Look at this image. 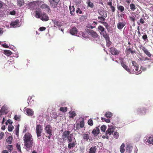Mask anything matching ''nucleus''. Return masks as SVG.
Returning <instances> with one entry per match:
<instances>
[{
    "instance_id": "29",
    "label": "nucleus",
    "mask_w": 153,
    "mask_h": 153,
    "mask_svg": "<svg viewBox=\"0 0 153 153\" xmlns=\"http://www.w3.org/2000/svg\"><path fill=\"white\" fill-rule=\"evenodd\" d=\"M13 137L11 136H9L6 139V142L9 144H10L12 143Z\"/></svg>"
},
{
    "instance_id": "3",
    "label": "nucleus",
    "mask_w": 153,
    "mask_h": 153,
    "mask_svg": "<svg viewBox=\"0 0 153 153\" xmlns=\"http://www.w3.org/2000/svg\"><path fill=\"white\" fill-rule=\"evenodd\" d=\"M70 132L69 131H65L62 133V138L63 140L65 141L67 140L68 143L71 142L73 140L72 134H70Z\"/></svg>"
},
{
    "instance_id": "63",
    "label": "nucleus",
    "mask_w": 153,
    "mask_h": 153,
    "mask_svg": "<svg viewBox=\"0 0 153 153\" xmlns=\"http://www.w3.org/2000/svg\"><path fill=\"white\" fill-rule=\"evenodd\" d=\"M4 134L3 132L0 133V140H1L3 137Z\"/></svg>"
},
{
    "instance_id": "10",
    "label": "nucleus",
    "mask_w": 153,
    "mask_h": 153,
    "mask_svg": "<svg viewBox=\"0 0 153 153\" xmlns=\"http://www.w3.org/2000/svg\"><path fill=\"white\" fill-rule=\"evenodd\" d=\"M24 111L26 112L27 114L29 116H32L34 114V112L30 108H25Z\"/></svg>"
},
{
    "instance_id": "8",
    "label": "nucleus",
    "mask_w": 153,
    "mask_h": 153,
    "mask_svg": "<svg viewBox=\"0 0 153 153\" xmlns=\"http://www.w3.org/2000/svg\"><path fill=\"white\" fill-rule=\"evenodd\" d=\"M132 64L133 66L134 67V69L136 71H137V74H140L142 72V71H141V70L138 71V65L136 62L134 61H132Z\"/></svg>"
},
{
    "instance_id": "59",
    "label": "nucleus",
    "mask_w": 153,
    "mask_h": 153,
    "mask_svg": "<svg viewBox=\"0 0 153 153\" xmlns=\"http://www.w3.org/2000/svg\"><path fill=\"white\" fill-rule=\"evenodd\" d=\"M103 25H104V26L106 27V28H108V24L105 22H103L102 23Z\"/></svg>"
},
{
    "instance_id": "27",
    "label": "nucleus",
    "mask_w": 153,
    "mask_h": 153,
    "mask_svg": "<svg viewBox=\"0 0 153 153\" xmlns=\"http://www.w3.org/2000/svg\"><path fill=\"white\" fill-rule=\"evenodd\" d=\"M17 5L20 7H22L24 5L25 3V1L24 0H16Z\"/></svg>"
},
{
    "instance_id": "57",
    "label": "nucleus",
    "mask_w": 153,
    "mask_h": 153,
    "mask_svg": "<svg viewBox=\"0 0 153 153\" xmlns=\"http://www.w3.org/2000/svg\"><path fill=\"white\" fill-rule=\"evenodd\" d=\"M16 11L14 10L11 11L9 13V14L12 15H14L16 14Z\"/></svg>"
},
{
    "instance_id": "54",
    "label": "nucleus",
    "mask_w": 153,
    "mask_h": 153,
    "mask_svg": "<svg viewBox=\"0 0 153 153\" xmlns=\"http://www.w3.org/2000/svg\"><path fill=\"white\" fill-rule=\"evenodd\" d=\"M51 117L52 118L56 119L57 117L56 114V113H52L51 114Z\"/></svg>"
},
{
    "instance_id": "13",
    "label": "nucleus",
    "mask_w": 153,
    "mask_h": 153,
    "mask_svg": "<svg viewBox=\"0 0 153 153\" xmlns=\"http://www.w3.org/2000/svg\"><path fill=\"white\" fill-rule=\"evenodd\" d=\"M146 109L145 108H138L137 110V114H146Z\"/></svg>"
},
{
    "instance_id": "58",
    "label": "nucleus",
    "mask_w": 153,
    "mask_h": 153,
    "mask_svg": "<svg viewBox=\"0 0 153 153\" xmlns=\"http://www.w3.org/2000/svg\"><path fill=\"white\" fill-rule=\"evenodd\" d=\"M76 12L77 13H79L80 14H81L82 13V11L79 8H78L77 9V10H76Z\"/></svg>"
},
{
    "instance_id": "39",
    "label": "nucleus",
    "mask_w": 153,
    "mask_h": 153,
    "mask_svg": "<svg viewBox=\"0 0 153 153\" xmlns=\"http://www.w3.org/2000/svg\"><path fill=\"white\" fill-rule=\"evenodd\" d=\"M101 16H103L104 17H107V13L105 11L103 10L100 12L99 13Z\"/></svg>"
},
{
    "instance_id": "55",
    "label": "nucleus",
    "mask_w": 153,
    "mask_h": 153,
    "mask_svg": "<svg viewBox=\"0 0 153 153\" xmlns=\"http://www.w3.org/2000/svg\"><path fill=\"white\" fill-rule=\"evenodd\" d=\"M88 124L90 126H92L93 124V120L91 119L89 120L88 121Z\"/></svg>"
},
{
    "instance_id": "1",
    "label": "nucleus",
    "mask_w": 153,
    "mask_h": 153,
    "mask_svg": "<svg viewBox=\"0 0 153 153\" xmlns=\"http://www.w3.org/2000/svg\"><path fill=\"white\" fill-rule=\"evenodd\" d=\"M23 138L25 146L28 149H31L34 143L32 135L30 133H27L24 135Z\"/></svg>"
},
{
    "instance_id": "7",
    "label": "nucleus",
    "mask_w": 153,
    "mask_h": 153,
    "mask_svg": "<svg viewBox=\"0 0 153 153\" xmlns=\"http://www.w3.org/2000/svg\"><path fill=\"white\" fill-rule=\"evenodd\" d=\"M60 0H49L50 6L53 8H56L57 7V5Z\"/></svg>"
},
{
    "instance_id": "45",
    "label": "nucleus",
    "mask_w": 153,
    "mask_h": 153,
    "mask_svg": "<svg viewBox=\"0 0 153 153\" xmlns=\"http://www.w3.org/2000/svg\"><path fill=\"white\" fill-rule=\"evenodd\" d=\"M16 146L19 152H20V153H21L22 151L21 149L20 145L18 143H16Z\"/></svg>"
},
{
    "instance_id": "36",
    "label": "nucleus",
    "mask_w": 153,
    "mask_h": 153,
    "mask_svg": "<svg viewBox=\"0 0 153 153\" xmlns=\"http://www.w3.org/2000/svg\"><path fill=\"white\" fill-rule=\"evenodd\" d=\"M4 53L7 56H10L12 54V52L8 50H4Z\"/></svg>"
},
{
    "instance_id": "9",
    "label": "nucleus",
    "mask_w": 153,
    "mask_h": 153,
    "mask_svg": "<svg viewBox=\"0 0 153 153\" xmlns=\"http://www.w3.org/2000/svg\"><path fill=\"white\" fill-rule=\"evenodd\" d=\"M110 52L113 55H118L119 54L120 51L117 50L114 48L111 47L110 49Z\"/></svg>"
},
{
    "instance_id": "11",
    "label": "nucleus",
    "mask_w": 153,
    "mask_h": 153,
    "mask_svg": "<svg viewBox=\"0 0 153 153\" xmlns=\"http://www.w3.org/2000/svg\"><path fill=\"white\" fill-rule=\"evenodd\" d=\"M7 110V106L4 105L2 107L0 111V115L1 116L4 113L6 114Z\"/></svg>"
},
{
    "instance_id": "52",
    "label": "nucleus",
    "mask_w": 153,
    "mask_h": 153,
    "mask_svg": "<svg viewBox=\"0 0 153 153\" xmlns=\"http://www.w3.org/2000/svg\"><path fill=\"white\" fill-rule=\"evenodd\" d=\"M106 128V127L105 125H102L100 128L101 130L103 132H105Z\"/></svg>"
},
{
    "instance_id": "62",
    "label": "nucleus",
    "mask_w": 153,
    "mask_h": 153,
    "mask_svg": "<svg viewBox=\"0 0 153 153\" xmlns=\"http://www.w3.org/2000/svg\"><path fill=\"white\" fill-rule=\"evenodd\" d=\"M46 28L45 27H42L39 28V30L40 31H43L46 29Z\"/></svg>"
},
{
    "instance_id": "44",
    "label": "nucleus",
    "mask_w": 153,
    "mask_h": 153,
    "mask_svg": "<svg viewBox=\"0 0 153 153\" xmlns=\"http://www.w3.org/2000/svg\"><path fill=\"white\" fill-rule=\"evenodd\" d=\"M59 110L63 112H65L67 111V108L66 107H61L60 108Z\"/></svg>"
},
{
    "instance_id": "6",
    "label": "nucleus",
    "mask_w": 153,
    "mask_h": 153,
    "mask_svg": "<svg viewBox=\"0 0 153 153\" xmlns=\"http://www.w3.org/2000/svg\"><path fill=\"white\" fill-rule=\"evenodd\" d=\"M45 132L49 135L48 137V138L50 139L52 135V128L51 127L50 125H47L45 128Z\"/></svg>"
},
{
    "instance_id": "16",
    "label": "nucleus",
    "mask_w": 153,
    "mask_h": 153,
    "mask_svg": "<svg viewBox=\"0 0 153 153\" xmlns=\"http://www.w3.org/2000/svg\"><path fill=\"white\" fill-rule=\"evenodd\" d=\"M133 48H131L129 47L127 48L126 50V52L128 54H130L131 53V54H133L134 53H135V51L134 50Z\"/></svg>"
},
{
    "instance_id": "5",
    "label": "nucleus",
    "mask_w": 153,
    "mask_h": 153,
    "mask_svg": "<svg viewBox=\"0 0 153 153\" xmlns=\"http://www.w3.org/2000/svg\"><path fill=\"white\" fill-rule=\"evenodd\" d=\"M36 130L37 135L39 139H40L39 137L41 136V134L42 132L43 129H42V126L40 125H38L36 126Z\"/></svg>"
},
{
    "instance_id": "2",
    "label": "nucleus",
    "mask_w": 153,
    "mask_h": 153,
    "mask_svg": "<svg viewBox=\"0 0 153 153\" xmlns=\"http://www.w3.org/2000/svg\"><path fill=\"white\" fill-rule=\"evenodd\" d=\"M80 36V37L87 38H88L89 37V36H91L92 37L94 38H97L98 37V35L96 32L93 31V30L90 29H87L86 33H85L82 32H80L79 33Z\"/></svg>"
},
{
    "instance_id": "41",
    "label": "nucleus",
    "mask_w": 153,
    "mask_h": 153,
    "mask_svg": "<svg viewBox=\"0 0 153 153\" xmlns=\"http://www.w3.org/2000/svg\"><path fill=\"white\" fill-rule=\"evenodd\" d=\"M87 4L88 6L91 8H92L94 7V5L92 2H91L90 0H88Z\"/></svg>"
},
{
    "instance_id": "34",
    "label": "nucleus",
    "mask_w": 153,
    "mask_h": 153,
    "mask_svg": "<svg viewBox=\"0 0 153 153\" xmlns=\"http://www.w3.org/2000/svg\"><path fill=\"white\" fill-rule=\"evenodd\" d=\"M6 148L9 151L11 152L13 150V148L12 145H8L7 146H6Z\"/></svg>"
},
{
    "instance_id": "53",
    "label": "nucleus",
    "mask_w": 153,
    "mask_h": 153,
    "mask_svg": "<svg viewBox=\"0 0 153 153\" xmlns=\"http://www.w3.org/2000/svg\"><path fill=\"white\" fill-rule=\"evenodd\" d=\"M119 136V134L117 132H115L114 134V137L116 139H117Z\"/></svg>"
},
{
    "instance_id": "20",
    "label": "nucleus",
    "mask_w": 153,
    "mask_h": 153,
    "mask_svg": "<svg viewBox=\"0 0 153 153\" xmlns=\"http://www.w3.org/2000/svg\"><path fill=\"white\" fill-rule=\"evenodd\" d=\"M70 33L72 35H75L77 32V29L76 27H74L70 29Z\"/></svg>"
},
{
    "instance_id": "49",
    "label": "nucleus",
    "mask_w": 153,
    "mask_h": 153,
    "mask_svg": "<svg viewBox=\"0 0 153 153\" xmlns=\"http://www.w3.org/2000/svg\"><path fill=\"white\" fill-rule=\"evenodd\" d=\"M106 45L108 47H109L111 44V42L109 40V39H106Z\"/></svg>"
},
{
    "instance_id": "51",
    "label": "nucleus",
    "mask_w": 153,
    "mask_h": 153,
    "mask_svg": "<svg viewBox=\"0 0 153 153\" xmlns=\"http://www.w3.org/2000/svg\"><path fill=\"white\" fill-rule=\"evenodd\" d=\"M98 29L101 32H102L105 30L104 28L101 25L99 26L98 27Z\"/></svg>"
},
{
    "instance_id": "56",
    "label": "nucleus",
    "mask_w": 153,
    "mask_h": 153,
    "mask_svg": "<svg viewBox=\"0 0 153 153\" xmlns=\"http://www.w3.org/2000/svg\"><path fill=\"white\" fill-rule=\"evenodd\" d=\"M129 19L131 21H132L133 22H134L135 21V18L134 16H131L129 17Z\"/></svg>"
},
{
    "instance_id": "15",
    "label": "nucleus",
    "mask_w": 153,
    "mask_h": 153,
    "mask_svg": "<svg viewBox=\"0 0 153 153\" xmlns=\"http://www.w3.org/2000/svg\"><path fill=\"white\" fill-rule=\"evenodd\" d=\"M85 123L84 121V120L81 121L79 123V125L78 123H77L76 124V129L78 130L79 129V127L81 128H83L84 127Z\"/></svg>"
},
{
    "instance_id": "30",
    "label": "nucleus",
    "mask_w": 153,
    "mask_h": 153,
    "mask_svg": "<svg viewBox=\"0 0 153 153\" xmlns=\"http://www.w3.org/2000/svg\"><path fill=\"white\" fill-rule=\"evenodd\" d=\"M113 115V114L111 112L109 111H107L106 112L105 116L107 118H109L111 117Z\"/></svg>"
},
{
    "instance_id": "24",
    "label": "nucleus",
    "mask_w": 153,
    "mask_h": 153,
    "mask_svg": "<svg viewBox=\"0 0 153 153\" xmlns=\"http://www.w3.org/2000/svg\"><path fill=\"white\" fill-rule=\"evenodd\" d=\"M125 25V24L123 22H119L117 24V28L121 30Z\"/></svg>"
},
{
    "instance_id": "12",
    "label": "nucleus",
    "mask_w": 153,
    "mask_h": 153,
    "mask_svg": "<svg viewBox=\"0 0 153 153\" xmlns=\"http://www.w3.org/2000/svg\"><path fill=\"white\" fill-rule=\"evenodd\" d=\"M121 65L125 70L131 73L130 70L129 68L125 64L124 62L121 61Z\"/></svg>"
},
{
    "instance_id": "19",
    "label": "nucleus",
    "mask_w": 153,
    "mask_h": 153,
    "mask_svg": "<svg viewBox=\"0 0 153 153\" xmlns=\"http://www.w3.org/2000/svg\"><path fill=\"white\" fill-rule=\"evenodd\" d=\"M76 141L75 140L74 141H73L72 142L68 143H69L68 145V147L69 149H71L72 148H73L76 145Z\"/></svg>"
},
{
    "instance_id": "42",
    "label": "nucleus",
    "mask_w": 153,
    "mask_h": 153,
    "mask_svg": "<svg viewBox=\"0 0 153 153\" xmlns=\"http://www.w3.org/2000/svg\"><path fill=\"white\" fill-rule=\"evenodd\" d=\"M14 128V126L12 124H9L8 127V130L9 132L12 131Z\"/></svg>"
},
{
    "instance_id": "14",
    "label": "nucleus",
    "mask_w": 153,
    "mask_h": 153,
    "mask_svg": "<svg viewBox=\"0 0 153 153\" xmlns=\"http://www.w3.org/2000/svg\"><path fill=\"white\" fill-rule=\"evenodd\" d=\"M40 8L42 9H45L48 12H50L51 11L49 6L46 4H42L40 6Z\"/></svg>"
},
{
    "instance_id": "61",
    "label": "nucleus",
    "mask_w": 153,
    "mask_h": 153,
    "mask_svg": "<svg viewBox=\"0 0 153 153\" xmlns=\"http://www.w3.org/2000/svg\"><path fill=\"white\" fill-rule=\"evenodd\" d=\"M110 8H111V11L112 13L114 12H115V7L114 6H111L110 7Z\"/></svg>"
},
{
    "instance_id": "18",
    "label": "nucleus",
    "mask_w": 153,
    "mask_h": 153,
    "mask_svg": "<svg viewBox=\"0 0 153 153\" xmlns=\"http://www.w3.org/2000/svg\"><path fill=\"white\" fill-rule=\"evenodd\" d=\"M100 133L99 127H96L93 130L92 133L95 136H97Z\"/></svg>"
},
{
    "instance_id": "4",
    "label": "nucleus",
    "mask_w": 153,
    "mask_h": 153,
    "mask_svg": "<svg viewBox=\"0 0 153 153\" xmlns=\"http://www.w3.org/2000/svg\"><path fill=\"white\" fill-rule=\"evenodd\" d=\"M41 12L36 11L35 12V17L37 18H40L43 21H47L49 20V17L48 14L44 12L40 14Z\"/></svg>"
},
{
    "instance_id": "28",
    "label": "nucleus",
    "mask_w": 153,
    "mask_h": 153,
    "mask_svg": "<svg viewBox=\"0 0 153 153\" xmlns=\"http://www.w3.org/2000/svg\"><path fill=\"white\" fill-rule=\"evenodd\" d=\"M100 34L105 38H109L108 35L106 31L105 30L101 32Z\"/></svg>"
},
{
    "instance_id": "32",
    "label": "nucleus",
    "mask_w": 153,
    "mask_h": 153,
    "mask_svg": "<svg viewBox=\"0 0 153 153\" xmlns=\"http://www.w3.org/2000/svg\"><path fill=\"white\" fill-rule=\"evenodd\" d=\"M117 7L118 10L121 12H123L125 10L124 7L122 5H119L117 4Z\"/></svg>"
},
{
    "instance_id": "47",
    "label": "nucleus",
    "mask_w": 153,
    "mask_h": 153,
    "mask_svg": "<svg viewBox=\"0 0 153 153\" xmlns=\"http://www.w3.org/2000/svg\"><path fill=\"white\" fill-rule=\"evenodd\" d=\"M19 125H18L16 127L15 129V133L16 135L18 136L19 135Z\"/></svg>"
},
{
    "instance_id": "33",
    "label": "nucleus",
    "mask_w": 153,
    "mask_h": 153,
    "mask_svg": "<svg viewBox=\"0 0 153 153\" xmlns=\"http://www.w3.org/2000/svg\"><path fill=\"white\" fill-rule=\"evenodd\" d=\"M33 100L32 99L31 97H29L27 99V102L28 104L29 105H32V102H33Z\"/></svg>"
},
{
    "instance_id": "37",
    "label": "nucleus",
    "mask_w": 153,
    "mask_h": 153,
    "mask_svg": "<svg viewBox=\"0 0 153 153\" xmlns=\"http://www.w3.org/2000/svg\"><path fill=\"white\" fill-rule=\"evenodd\" d=\"M53 22L54 23V25L56 26L60 27L62 25L61 24L60 22L55 20H54L53 21Z\"/></svg>"
},
{
    "instance_id": "46",
    "label": "nucleus",
    "mask_w": 153,
    "mask_h": 153,
    "mask_svg": "<svg viewBox=\"0 0 153 153\" xmlns=\"http://www.w3.org/2000/svg\"><path fill=\"white\" fill-rule=\"evenodd\" d=\"M21 116L20 115H15L14 117V119L16 120L19 121L20 120Z\"/></svg>"
},
{
    "instance_id": "31",
    "label": "nucleus",
    "mask_w": 153,
    "mask_h": 153,
    "mask_svg": "<svg viewBox=\"0 0 153 153\" xmlns=\"http://www.w3.org/2000/svg\"><path fill=\"white\" fill-rule=\"evenodd\" d=\"M97 150V148L96 146H92L91 147L89 151V153H95Z\"/></svg>"
},
{
    "instance_id": "64",
    "label": "nucleus",
    "mask_w": 153,
    "mask_h": 153,
    "mask_svg": "<svg viewBox=\"0 0 153 153\" xmlns=\"http://www.w3.org/2000/svg\"><path fill=\"white\" fill-rule=\"evenodd\" d=\"M140 22L141 24H143L145 23V21L143 19L141 18L140 19Z\"/></svg>"
},
{
    "instance_id": "35",
    "label": "nucleus",
    "mask_w": 153,
    "mask_h": 153,
    "mask_svg": "<svg viewBox=\"0 0 153 153\" xmlns=\"http://www.w3.org/2000/svg\"><path fill=\"white\" fill-rule=\"evenodd\" d=\"M125 145L124 143H122L120 147V151L121 153H123L125 151L124 147Z\"/></svg>"
},
{
    "instance_id": "22",
    "label": "nucleus",
    "mask_w": 153,
    "mask_h": 153,
    "mask_svg": "<svg viewBox=\"0 0 153 153\" xmlns=\"http://www.w3.org/2000/svg\"><path fill=\"white\" fill-rule=\"evenodd\" d=\"M126 150L127 152H131L132 149V145L131 144H128L126 146Z\"/></svg>"
},
{
    "instance_id": "25",
    "label": "nucleus",
    "mask_w": 153,
    "mask_h": 153,
    "mask_svg": "<svg viewBox=\"0 0 153 153\" xmlns=\"http://www.w3.org/2000/svg\"><path fill=\"white\" fill-rule=\"evenodd\" d=\"M114 131V127L108 128L106 131V134H108L109 135L112 134Z\"/></svg>"
},
{
    "instance_id": "23",
    "label": "nucleus",
    "mask_w": 153,
    "mask_h": 153,
    "mask_svg": "<svg viewBox=\"0 0 153 153\" xmlns=\"http://www.w3.org/2000/svg\"><path fill=\"white\" fill-rule=\"evenodd\" d=\"M83 140L88 141L90 137V134L85 133L82 135Z\"/></svg>"
},
{
    "instance_id": "17",
    "label": "nucleus",
    "mask_w": 153,
    "mask_h": 153,
    "mask_svg": "<svg viewBox=\"0 0 153 153\" xmlns=\"http://www.w3.org/2000/svg\"><path fill=\"white\" fill-rule=\"evenodd\" d=\"M141 49L145 53V54L149 57H151V54L149 51L144 47H141Z\"/></svg>"
},
{
    "instance_id": "21",
    "label": "nucleus",
    "mask_w": 153,
    "mask_h": 153,
    "mask_svg": "<svg viewBox=\"0 0 153 153\" xmlns=\"http://www.w3.org/2000/svg\"><path fill=\"white\" fill-rule=\"evenodd\" d=\"M19 23L18 19L16 20L14 22H12L10 24V26L13 27H16Z\"/></svg>"
},
{
    "instance_id": "48",
    "label": "nucleus",
    "mask_w": 153,
    "mask_h": 153,
    "mask_svg": "<svg viewBox=\"0 0 153 153\" xmlns=\"http://www.w3.org/2000/svg\"><path fill=\"white\" fill-rule=\"evenodd\" d=\"M130 9L132 11L136 9V7L134 4H131L130 5Z\"/></svg>"
},
{
    "instance_id": "26",
    "label": "nucleus",
    "mask_w": 153,
    "mask_h": 153,
    "mask_svg": "<svg viewBox=\"0 0 153 153\" xmlns=\"http://www.w3.org/2000/svg\"><path fill=\"white\" fill-rule=\"evenodd\" d=\"M69 10L70 11V14L72 16H74L75 14V8L74 6H69Z\"/></svg>"
},
{
    "instance_id": "60",
    "label": "nucleus",
    "mask_w": 153,
    "mask_h": 153,
    "mask_svg": "<svg viewBox=\"0 0 153 153\" xmlns=\"http://www.w3.org/2000/svg\"><path fill=\"white\" fill-rule=\"evenodd\" d=\"M86 27L88 28L91 29H93L95 27L94 26H93L92 25L89 24Z\"/></svg>"
},
{
    "instance_id": "40",
    "label": "nucleus",
    "mask_w": 153,
    "mask_h": 153,
    "mask_svg": "<svg viewBox=\"0 0 153 153\" xmlns=\"http://www.w3.org/2000/svg\"><path fill=\"white\" fill-rule=\"evenodd\" d=\"M69 113L70 115V117L71 118H74L76 115V114L74 111H72V112L70 111L69 112Z\"/></svg>"
},
{
    "instance_id": "50",
    "label": "nucleus",
    "mask_w": 153,
    "mask_h": 153,
    "mask_svg": "<svg viewBox=\"0 0 153 153\" xmlns=\"http://www.w3.org/2000/svg\"><path fill=\"white\" fill-rule=\"evenodd\" d=\"M101 119L103 122L105 121L107 123H109L110 122V120L108 119H106L105 118L101 117Z\"/></svg>"
},
{
    "instance_id": "38",
    "label": "nucleus",
    "mask_w": 153,
    "mask_h": 153,
    "mask_svg": "<svg viewBox=\"0 0 153 153\" xmlns=\"http://www.w3.org/2000/svg\"><path fill=\"white\" fill-rule=\"evenodd\" d=\"M105 17L103 16H98V19L99 20V22L101 23H102L104 21H105Z\"/></svg>"
},
{
    "instance_id": "43",
    "label": "nucleus",
    "mask_w": 153,
    "mask_h": 153,
    "mask_svg": "<svg viewBox=\"0 0 153 153\" xmlns=\"http://www.w3.org/2000/svg\"><path fill=\"white\" fill-rule=\"evenodd\" d=\"M148 143L151 144H153V136L152 137H150L147 140Z\"/></svg>"
}]
</instances>
